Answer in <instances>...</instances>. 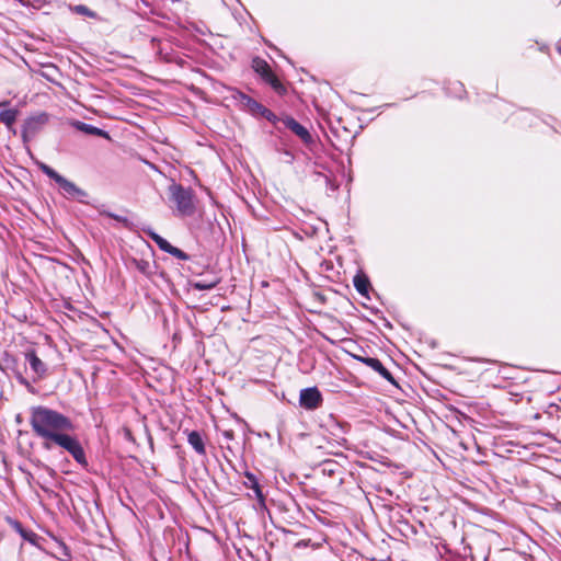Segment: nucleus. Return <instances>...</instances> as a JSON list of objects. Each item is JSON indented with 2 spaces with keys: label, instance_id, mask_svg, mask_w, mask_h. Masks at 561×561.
Instances as JSON below:
<instances>
[{
  "label": "nucleus",
  "instance_id": "7ed1b4c3",
  "mask_svg": "<svg viewBox=\"0 0 561 561\" xmlns=\"http://www.w3.org/2000/svg\"><path fill=\"white\" fill-rule=\"evenodd\" d=\"M48 114L44 112L27 117L22 128L23 141L27 142L34 138L48 123Z\"/></svg>",
  "mask_w": 561,
  "mask_h": 561
},
{
  "label": "nucleus",
  "instance_id": "6e6552de",
  "mask_svg": "<svg viewBox=\"0 0 561 561\" xmlns=\"http://www.w3.org/2000/svg\"><path fill=\"white\" fill-rule=\"evenodd\" d=\"M286 128L290 129L296 136H298L305 144L312 141V137L308 129L299 124L295 118L286 116L282 119Z\"/></svg>",
  "mask_w": 561,
  "mask_h": 561
},
{
  "label": "nucleus",
  "instance_id": "4be33fe9",
  "mask_svg": "<svg viewBox=\"0 0 561 561\" xmlns=\"http://www.w3.org/2000/svg\"><path fill=\"white\" fill-rule=\"evenodd\" d=\"M265 118L273 122L276 118V116L272 113V115H268V117Z\"/></svg>",
  "mask_w": 561,
  "mask_h": 561
},
{
  "label": "nucleus",
  "instance_id": "2eb2a0df",
  "mask_svg": "<svg viewBox=\"0 0 561 561\" xmlns=\"http://www.w3.org/2000/svg\"><path fill=\"white\" fill-rule=\"evenodd\" d=\"M353 283H354V287L356 288V290L363 295V296H367L368 294V288H369V280L368 278L365 276V275H360V274H357L354 279H353Z\"/></svg>",
  "mask_w": 561,
  "mask_h": 561
},
{
  "label": "nucleus",
  "instance_id": "6ab92c4d",
  "mask_svg": "<svg viewBox=\"0 0 561 561\" xmlns=\"http://www.w3.org/2000/svg\"><path fill=\"white\" fill-rule=\"evenodd\" d=\"M99 213L101 215H104V216H107L110 218H113V219H115V220H117L119 222H123L125 225L128 224V219L126 217H123V216H119V215H115V214H113L111 211H107V210H104V209H100V208H99Z\"/></svg>",
  "mask_w": 561,
  "mask_h": 561
},
{
  "label": "nucleus",
  "instance_id": "dca6fc26",
  "mask_svg": "<svg viewBox=\"0 0 561 561\" xmlns=\"http://www.w3.org/2000/svg\"><path fill=\"white\" fill-rule=\"evenodd\" d=\"M19 115L18 110H5L0 112V122L3 123L8 129H11Z\"/></svg>",
  "mask_w": 561,
  "mask_h": 561
},
{
  "label": "nucleus",
  "instance_id": "0eeeda50",
  "mask_svg": "<svg viewBox=\"0 0 561 561\" xmlns=\"http://www.w3.org/2000/svg\"><path fill=\"white\" fill-rule=\"evenodd\" d=\"M234 98L239 101L243 108L248 110L252 114L261 115L263 117H268V115H272V112L268 108L242 92H238L237 96Z\"/></svg>",
  "mask_w": 561,
  "mask_h": 561
},
{
  "label": "nucleus",
  "instance_id": "20e7f679",
  "mask_svg": "<svg viewBox=\"0 0 561 561\" xmlns=\"http://www.w3.org/2000/svg\"><path fill=\"white\" fill-rule=\"evenodd\" d=\"M253 69L255 72H257L262 79L268 83L276 92H283L285 91L284 85L280 83V81L277 79V77L272 71L270 65L261 59V58H254L253 59Z\"/></svg>",
  "mask_w": 561,
  "mask_h": 561
},
{
  "label": "nucleus",
  "instance_id": "4468645a",
  "mask_svg": "<svg viewBox=\"0 0 561 561\" xmlns=\"http://www.w3.org/2000/svg\"><path fill=\"white\" fill-rule=\"evenodd\" d=\"M245 478H247V481L244 482L245 486L249 489H252L255 493V496L260 501H263L264 496H263V493H262V490H261V486L259 484L256 477L251 472H245Z\"/></svg>",
  "mask_w": 561,
  "mask_h": 561
},
{
  "label": "nucleus",
  "instance_id": "a211bd4d",
  "mask_svg": "<svg viewBox=\"0 0 561 561\" xmlns=\"http://www.w3.org/2000/svg\"><path fill=\"white\" fill-rule=\"evenodd\" d=\"M41 170L51 180L57 182V180L61 176L59 173H57L54 169L48 167L45 163L39 164Z\"/></svg>",
  "mask_w": 561,
  "mask_h": 561
},
{
  "label": "nucleus",
  "instance_id": "39448f33",
  "mask_svg": "<svg viewBox=\"0 0 561 561\" xmlns=\"http://www.w3.org/2000/svg\"><path fill=\"white\" fill-rule=\"evenodd\" d=\"M146 233L158 245V248L161 251L167 252L179 260L186 261L190 259V256L184 251H182L181 249H179L176 247H173L168 240L162 238L160 234H158L153 230L148 229V230H146Z\"/></svg>",
  "mask_w": 561,
  "mask_h": 561
},
{
  "label": "nucleus",
  "instance_id": "5701e85b",
  "mask_svg": "<svg viewBox=\"0 0 561 561\" xmlns=\"http://www.w3.org/2000/svg\"><path fill=\"white\" fill-rule=\"evenodd\" d=\"M19 380L21 383L23 385H28V382L26 381V379H24L23 377H19Z\"/></svg>",
  "mask_w": 561,
  "mask_h": 561
},
{
  "label": "nucleus",
  "instance_id": "aec40b11",
  "mask_svg": "<svg viewBox=\"0 0 561 561\" xmlns=\"http://www.w3.org/2000/svg\"><path fill=\"white\" fill-rule=\"evenodd\" d=\"M75 10H76L77 13H80V14H83V15H88V16H93L94 15V13L89 10V8H87L85 5H82V4L77 5L75 8Z\"/></svg>",
  "mask_w": 561,
  "mask_h": 561
},
{
  "label": "nucleus",
  "instance_id": "f257e3e1",
  "mask_svg": "<svg viewBox=\"0 0 561 561\" xmlns=\"http://www.w3.org/2000/svg\"><path fill=\"white\" fill-rule=\"evenodd\" d=\"M30 424L35 435L44 440L45 449L49 450L58 446L68 451L79 465L88 466L81 443L76 436L69 434L75 430L69 417L58 411L38 405L31 409Z\"/></svg>",
  "mask_w": 561,
  "mask_h": 561
},
{
  "label": "nucleus",
  "instance_id": "9b49d317",
  "mask_svg": "<svg viewBox=\"0 0 561 561\" xmlns=\"http://www.w3.org/2000/svg\"><path fill=\"white\" fill-rule=\"evenodd\" d=\"M73 126L84 133V134H88V135H93V136H99V137H103V138H106V139H110V135L107 131L96 127V126H93V125H90V124H87V123H83V122H79L77 121Z\"/></svg>",
  "mask_w": 561,
  "mask_h": 561
},
{
  "label": "nucleus",
  "instance_id": "423d86ee",
  "mask_svg": "<svg viewBox=\"0 0 561 561\" xmlns=\"http://www.w3.org/2000/svg\"><path fill=\"white\" fill-rule=\"evenodd\" d=\"M322 400V394L317 387L305 388L299 394V403L306 410L318 409Z\"/></svg>",
  "mask_w": 561,
  "mask_h": 561
},
{
  "label": "nucleus",
  "instance_id": "f3484780",
  "mask_svg": "<svg viewBox=\"0 0 561 561\" xmlns=\"http://www.w3.org/2000/svg\"><path fill=\"white\" fill-rule=\"evenodd\" d=\"M218 280H211V282H205V280H197L192 283V287L196 290H209L217 286Z\"/></svg>",
  "mask_w": 561,
  "mask_h": 561
},
{
  "label": "nucleus",
  "instance_id": "1a4fd4ad",
  "mask_svg": "<svg viewBox=\"0 0 561 561\" xmlns=\"http://www.w3.org/2000/svg\"><path fill=\"white\" fill-rule=\"evenodd\" d=\"M25 359L30 364V367L32 371L36 375L37 379H42L47 374V366L46 364L36 355L35 351H27L25 353Z\"/></svg>",
  "mask_w": 561,
  "mask_h": 561
},
{
  "label": "nucleus",
  "instance_id": "b1692460",
  "mask_svg": "<svg viewBox=\"0 0 561 561\" xmlns=\"http://www.w3.org/2000/svg\"><path fill=\"white\" fill-rule=\"evenodd\" d=\"M226 436H227V437H231V436H232V434H230V433H226Z\"/></svg>",
  "mask_w": 561,
  "mask_h": 561
},
{
  "label": "nucleus",
  "instance_id": "9d476101",
  "mask_svg": "<svg viewBox=\"0 0 561 561\" xmlns=\"http://www.w3.org/2000/svg\"><path fill=\"white\" fill-rule=\"evenodd\" d=\"M356 358L359 362L364 363L366 366L377 371L382 378H385L389 382L396 383L391 373L382 365V363L378 358L360 356H357Z\"/></svg>",
  "mask_w": 561,
  "mask_h": 561
},
{
  "label": "nucleus",
  "instance_id": "412c9836",
  "mask_svg": "<svg viewBox=\"0 0 561 561\" xmlns=\"http://www.w3.org/2000/svg\"><path fill=\"white\" fill-rule=\"evenodd\" d=\"M138 268L142 272V273H147V268L149 267V263L146 262V261H141L137 264Z\"/></svg>",
  "mask_w": 561,
  "mask_h": 561
},
{
  "label": "nucleus",
  "instance_id": "f8f14e48",
  "mask_svg": "<svg viewBox=\"0 0 561 561\" xmlns=\"http://www.w3.org/2000/svg\"><path fill=\"white\" fill-rule=\"evenodd\" d=\"M62 191L70 196H85V192L79 188L73 182H70L62 175L56 182Z\"/></svg>",
  "mask_w": 561,
  "mask_h": 561
},
{
  "label": "nucleus",
  "instance_id": "f03ea898",
  "mask_svg": "<svg viewBox=\"0 0 561 561\" xmlns=\"http://www.w3.org/2000/svg\"><path fill=\"white\" fill-rule=\"evenodd\" d=\"M169 193L179 215L192 216L195 213L194 194L191 188L174 183L169 186Z\"/></svg>",
  "mask_w": 561,
  "mask_h": 561
},
{
  "label": "nucleus",
  "instance_id": "ddd939ff",
  "mask_svg": "<svg viewBox=\"0 0 561 561\" xmlns=\"http://www.w3.org/2000/svg\"><path fill=\"white\" fill-rule=\"evenodd\" d=\"M188 444L194 448V450L199 455H205V444L202 435L197 431H192L187 435Z\"/></svg>",
  "mask_w": 561,
  "mask_h": 561
}]
</instances>
